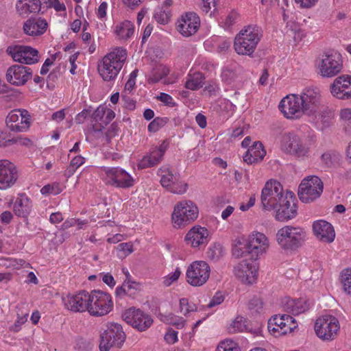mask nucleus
I'll list each match as a JSON object with an SVG mask.
<instances>
[{
    "instance_id": "nucleus-1",
    "label": "nucleus",
    "mask_w": 351,
    "mask_h": 351,
    "mask_svg": "<svg viewBox=\"0 0 351 351\" xmlns=\"http://www.w3.org/2000/svg\"><path fill=\"white\" fill-rule=\"evenodd\" d=\"M127 51L125 49L118 47L112 49L108 53L98 64V73L102 80L113 84L126 59Z\"/></svg>"
},
{
    "instance_id": "nucleus-2",
    "label": "nucleus",
    "mask_w": 351,
    "mask_h": 351,
    "mask_svg": "<svg viewBox=\"0 0 351 351\" xmlns=\"http://www.w3.org/2000/svg\"><path fill=\"white\" fill-rule=\"evenodd\" d=\"M199 217V208L191 199L178 202L171 216L172 226L176 229H182L193 223Z\"/></svg>"
},
{
    "instance_id": "nucleus-3",
    "label": "nucleus",
    "mask_w": 351,
    "mask_h": 351,
    "mask_svg": "<svg viewBox=\"0 0 351 351\" xmlns=\"http://www.w3.org/2000/svg\"><path fill=\"white\" fill-rule=\"evenodd\" d=\"M262 37L261 29L254 25L242 29L234 38L235 51L240 55L251 56Z\"/></svg>"
},
{
    "instance_id": "nucleus-4",
    "label": "nucleus",
    "mask_w": 351,
    "mask_h": 351,
    "mask_svg": "<svg viewBox=\"0 0 351 351\" xmlns=\"http://www.w3.org/2000/svg\"><path fill=\"white\" fill-rule=\"evenodd\" d=\"M306 238V232L300 226H285L276 233V241L284 250L298 249L302 246Z\"/></svg>"
},
{
    "instance_id": "nucleus-5",
    "label": "nucleus",
    "mask_w": 351,
    "mask_h": 351,
    "mask_svg": "<svg viewBox=\"0 0 351 351\" xmlns=\"http://www.w3.org/2000/svg\"><path fill=\"white\" fill-rule=\"evenodd\" d=\"M126 335L122 326L117 323H108L100 335L101 351H109L112 347L120 348L125 341Z\"/></svg>"
},
{
    "instance_id": "nucleus-6",
    "label": "nucleus",
    "mask_w": 351,
    "mask_h": 351,
    "mask_svg": "<svg viewBox=\"0 0 351 351\" xmlns=\"http://www.w3.org/2000/svg\"><path fill=\"white\" fill-rule=\"evenodd\" d=\"M103 180L108 184L117 188L128 189L133 186L135 180L125 169L119 167H108L102 169Z\"/></svg>"
},
{
    "instance_id": "nucleus-7",
    "label": "nucleus",
    "mask_w": 351,
    "mask_h": 351,
    "mask_svg": "<svg viewBox=\"0 0 351 351\" xmlns=\"http://www.w3.org/2000/svg\"><path fill=\"white\" fill-rule=\"evenodd\" d=\"M316 335L323 341H332L340 329L339 322L335 316L324 315L318 317L315 323Z\"/></svg>"
},
{
    "instance_id": "nucleus-8",
    "label": "nucleus",
    "mask_w": 351,
    "mask_h": 351,
    "mask_svg": "<svg viewBox=\"0 0 351 351\" xmlns=\"http://www.w3.org/2000/svg\"><path fill=\"white\" fill-rule=\"evenodd\" d=\"M285 196L282 186L279 182L273 180L267 181L261 192V204L263 209L271 210L278 208V203Z\"/></svg>"
},
{
    "instance_id": "nucleus-9",
    "label": "nucleus",
    "mask_w": 351,
    "mask_h": 351,
    "mask_svg": "<svg viewBox=\"0 0 351 351\" xmlns=\"http://www.w3.org/2000/svg\"><path fill=\"white\" fill-rule=\"evenodd\" d=\"M323 192V182L315 176L304 178L298 188V197L304 203H309L318 198Z\"/></svg>"
},
{
    "instance_id": "nucleus-10",
    "label": "nucleus",
    "mask_w": 351,
    "mask_h": 351,
    "mask_svg": "<svg viewBox=\"0 0 351 351\" xmlns=\"http://www.w3.org/2000/svg\"><path fill=\"white\" fill-rule=\"evenodd\" d=\"M113 304L110 295L107 293L94 290L90 293V300L87 311L93 316H104L112 308Z\"/></svg>"
},
{
    "instance_id": "nucleus-11",
    "label": "nucleus",
    "mask_w": 351,
    "mask_h": 351,
    "mask_svg": "<svg viewBox=\"0 0 351 351\" xmlns=\"http://www.w3.org/2000/svg\"><path fill=\"white\" fill-rule=\"evenodd\" d=\"M343 69L341 56L338 52H329L322 55L318 64L319 73L324 77H332Z\"/></svg>"
},
{
    "instance_id": "nucleus-12",
    "label": "nucleus",
    "mask_w": 351,
    "mask_h": 351,
    "mask_svg": "<svg viewBox=\"0 0 351 351\" xmlns=\"http://www.w3.org/2000/svg\"><path fill=\"white\" fill-rule=\"evenodd\" d=\"M210 274V268L206 262L193 261L186 269V282L193 287L202 286L208 281Z\"/></svg>"
},
{
    "instance_id": "nucleus-13",
    "label": "nucleus",
    "mask_w": 351,
    "mask_h": 351,
    "mask_svg": "<svg viewBox=\"0 0 351 351\" xmlns=\"http://www.w3.org/2000/svg\"><path fill=\"white\" fill-rule=\"evenodd\" d=\"M281 149L298 156H304L308 151V147L304 140L294 132L284 133L280 139Z\"/></svg>"
},
{
    "instance_id": "nucleus-14",
    "label": "nucleus",
    "mask_w": 351,
    "mask_h": 351,
    "mask_svg": "<svg viewBox=\"0 0 351 351\" xmlns=\"http://www.w3.org/2000/svg\"><path fill=\"white\" fill-rule=\"evenodd\" d=\"M122 318L128 324L141 332L145 331L153 324V319L149 315L134 308L125 310Z\"/></svg>"
},
{
    "instance_id": "nucleus-15",
    "label": "nucleus",
    "mask_w": 351,
    "mask_h": 351,
    "mask_svg": "<svg viewBox=\"0 0 351 351\" xmlns=\"http://www.w3.org/2000/svg\"><path fill=\"white\" fill-rule=\"evenodd\" d=\"M6 52L14 61L21 64H33L38 62V51L36 49L26 45H10Z\"/></svg>"
},
{
    "instance_id": "nucleus-16",
    "label": "nucleus",
    "mask_w": 351,
    "mask_h": 351,
    "mask_svg": "<svg viewBox=\"0 0 351 351\" xmlns=\"http://www.w3.org/2000/svg\"><path fill=\"white\" fill-rule=\"evenodd\" d=\"M19 178V169L14 162L7 159L0 160V190L12 188Z\"/></svg>"
},
{
    "instance_id": "nucleus-17",
    "label": "nucleus",
    "mask_w": 351,
    "mask_h": 351,
    "mask_svg": "<svg viewBox=\"0 0 351 351\" xmlns=\"http://www.w3.org/2000/svg\"><path fill=\"white\" fill-rule=\"evenodd\" d=\"M304 112L307 114L317 112L322 106V96L317 87H306L299 95Z\"/></svg>"
},
{
    "instance_id": "nucleus-18",
    "label": "nucleus",
    "mask_w": 351,
    "mask_h": 351,
    "mask_svg": "<svg viewBox=\"0 0 351 351\" xmlns=\"http://www.w3.org/2000/svg\"><path fill=\"white\" fill-rule=\"evenodd\" d=\"M300 104L299 95L290 94L281 99L278 108L286 118L298 119L305 112Z\"/></svg>"
},
{
    "instance_id": "nucleus-19",
    "label": "nucleus",
    "mask_w": 351,
    "mask_h": 351,
    "mask_svg": "<svg viewBox=\"0 0 351 351\" xmlns=\"http://www.w3.org/2000/svg\"><path fill=\"white\" fill-rule=\"evenodd\" d=\"M234 272L243 283L252 285L257 280L258 267L253 261L243 260L234 267Z\"/></svg>"
},
{
    "instance_id": "nucleus-20",
    "label": "nucleus",
    "mask_w": 351,
    "mask_h": 351,
    "mask_svg": "<svg viewBox=\"0 0 351 351\" xmlns=\"http://www.w3.org/2000/svg\"><path fill=\"white\" fill-rule=\"evenodd\" d=\"M32 75L33 71L31 68L21 64H14L7 69L5 79L13 86H21L31 80Z\"/></svg>"
},
{
    "instance_id": "nucleus-21",
    "label": "nucleus",
    "mask_w": 351,
    "mask_h": 351,
    "mask_svg": "<svg viewBox=\"0 0 351 351\" xmlns=\"http://www.w3.org/2000/svg\"><path fill=\"white\" fill-rule=\"evenodd\" d=\"M295 197L291 192H287L284 199L278 203L276 211V219L285 221L294 218L297 215V206Z\"/></svg>"
},
{
    "instance_id": "nucleus-22",
    "label": "nucleus",
    "mask_w": 351,
    "mask_h": 351,
    "mask_svg": "<svg viewBox=\"0 0 351 351\" xmlns=\"http://www.w3.org/2000/svg\"><path fill=\"white\" fill-rule=\"evenodd\" d=\"M6 124L12 131L25 132L29 127V114L25 110H14L7 116Z\"/></svg>"
},
{
    "instance_id": "nucleus-23",
    "label": "nucleus",
    "mask_w": 351,
    "mask_h": 351,
    "mask_svg": "<svg viewBox=\"0 0 351 351\" xmlns=\"http://www.w3.org/2000/svg\"><path fill=\"white\" fill-rule=\"evenodd\" d=\"M250 255L253 258H258L265 254L269 247L268 238L259 232H252L247 239Z\"/></svg>"
},
{
    "instance_id": "nucleus-24",
    "label": "nucleus",
    "mask_w": 351,
    "mask_h": 351,
    "mask_svg": "<svg viewBox=\"0 0 351 351\" xmlns=\"http://www.w3.org/2000/svg\"><path fill=\"white\" fill-rule=\"evenodd\" d=\"M90 293L86 291H82L63 298L65 308L75 313L86 311L88 308Z\"/></svg>"
},
{
    "instance_id": "nucleus-25",
    "label": "nucleus",
    "mask_w": 351,
    "mask_h": 351,
    "mask_svg": "<svg viewBox=\"0 0 351 351\" xmlns=\"http://www.w3.org/2000/svg\"><path fill=\"white\" fill-rule=\"evenodd\" d=\"M331 94L339 99L351 98V75H342L337 77L330 86Z\"/></svg>"
},
{
    "instance_id": "nucleus-26",
    "label": "nucleus",
    "mask_w": 351,
    "mask_h": 351,
    "mask_svg": "<svg viewBox=\"0 0 351 351\" xmlns=\"http://www.w3.org/2000/svg\"><path fill=\"white\" fill-rule=\"evenodd\" d=\"M200 25L199 17L194 12H188L178 21L177 29L185 37L194 34Z\"/></svg>"
},
{
    "instance_id": "nucleus-27",
    "label": "nucleus",
    "mask_w": 351,
    "mask_h": 351,
    "mask_svg": "<svg viewBox=\"0 0 351 351\" xmlns=\"http://www.w3.org/2000/svg\"><path fill=\"white\" fill-rule=\"evenodd\" d=\"M49 27L46 19L40 16L32 17L27 19L23 24V31L25 34L36 37L44 34Z\"/></svg>"
},
{
    "instance_id": "nucleus-28",
    "label": "nucleus",
    "mask_w": 351,
    "mask_h": 351,
    "mask_svg": "<svg viewBox=\"0 0 351 351\" xmlns=\"http://www.w3.org/2000/svg\"><path fill=\"white\" fill-rule=\"evenodd\" d=\"M185 241L193 247L205 246L208 243V231L206 228L195 226L186 233Z\"/></svg>"
},
{
    "instance_id": "nucleus-29",
    "label": "nucleus",
    "mask_w": 351,
    "mask_h": 351,
    "mask_svg": "<svg viewBox=\"0 0 351 351\" xmlns=\"http://www.w3.org/2000/svg\"><path fill=\"white\" fill-rule=\"evenodd\" d=\"M313 231L315 237L321 241L331 243L335 237L332 225L324 220H317L313 223Z\"/></svg>"
},
{
    "instance_id": "nucleus-30",
    "label": "nucleus",
    "mask_w": 351,
    "mask_h": 351,
    "mask_svg": "<svg viewBox=\"0 0 351 351\" xmlns=\"http://www.w3.org/2000/svg\"><path fill=\"white\" fill-rule=\"evenodd\" d=\"M166 147L162 144L159 147L153 149L148 154L143 156L138 162V167L146 169L158 165L162 160Z\"/></svg>"
},
{
    "instance_id": "nucleus-31",
    "label": "nucleus",
    "mask_w": 351,
    "mask_h": 351,
    "mask_svg": "<svg viewBox=\"0 0 351 351\" xmlns=\"http://www.w3.org/2000/svg\"><path fill=\"white\" fill-rule=\"evenodd\" d=\"M32 207L31 199L25 194H20L15 199L13 210L16 216L26 218L31 213Z\"/></svg>"
},
{
    "instance_id": "nucleus-32",
    "label": "nucleus",
    "mask_w": 351,
    "mask_h": 351,
    "mask_svg": "<svg viewBox=\"0 0 351 351\" xmlns=\"http://www.w3.org/2000/svg\"><path fill=\"white\" fill-rule=\"evenodd\" d=\"M266 154L263 144L255 142L243 155L244 162L247 164H253L261 161Z\"/></svg>"
},
{
    "instance_id": "nucleus-33",
    "label": "nucleus",
    "mask_w": 351,
    "mask_h": 351,
    "mask_svg": "<svg viewBox=\"0 0 351 351\" xmlns=\"http://www.w3.org/2000/svg\"><path fill=\"white\" fill-rule=\"evenodd\" d=\"M283 308L286 312L297 315L306 312L309 308V304L304 298L289 299L284 304Z\"/></svg>"
},
{
    "instance_id": "nucleus-34",
    "label": "nucleus",
    "mask_w": 351,
    "mask_h": 351,
    "mask_svg": "<svg viewBox=\"0 0 351 351\" xmlns=\"http://www.w3.org/2000/svg\"><path fill=\"white\" fill-rule=\"evenodd\" d=\"M16 8L20 14L39 13L42 8L41 0H17Z\"/></svg>"
},
{
    "instance_id": "nucleus-35",
    "label": "nucleus",
    "mask_w": 351,
    "mask_h": 351,
    "mask_svg": "<svg viewBox=\"0 0 351 351\" xmlns=\"http://www.w3.org/2000/svg\"><path fill=\"white\" fill-rule=\"evenodd\" d=\"M134 32V24L128 20L121 22L114 27V33L120 40H127L130 39Z\"/></svg>"
},
{
    "instance_id": "nucleus-36",
    "label": "nucleus",
    "mask_w": 351,
    "mask_h": 351,
    "mask_svg": "<svg viewBox=\"0 0 351 351\" xmlns=\"http://www.w3.org/2000/svg\"><path fill=\"white\" fill-rule=\"evenodd\" d=\"M285 324L283 314L274 315L268 322L267 328L269 333L275 337L285 335Z\"/></svg>"
},
{
    "instance_id": "nucleus-37",
    "label": "nucleus",
    "mask_w": 351,
    "mask_h": 351,
    "mask_svg": "<svg viewBox=\"0 0 351 351\" xmlns=\"http://www.w3.org/2000/svg\"><path fill=\"white\" fill-rule=\"evenodd\" d=\"M157 175L160 178L161 185L167 190L178 177L173 173L167 165L160 167L157 171Z\"/></svg>"
},
{
    "instance_id": "nucleus-38",
    "label": "nucleus",
    "mask_w": 351,
    "mask_h": 351,
    "mask_svg": "<svg viewBox=\"0 0 351 351\" xmlns=\"http://www.w3.org/2000/svg\"><path fill=\"white\" fill-rule=\"evenodd\" d=\"M232 255L237 258L250 254V249L247 241L243 238L236 239L232 246Z\"/></svg>"
},
{
    "instance_id": "nucleus-39",
    "label": "nucleus",
    "mask_w": 351,
    "mask_h": 351,
    "mask_svg": "<svg viewBox=\"0 0 351 351\" xmlns=\"http://www.w3.org/2000/svg\"><path fill=\"white\" fill-rule=\"evenodd\" d=\"M203 84L204 77L201 73L194 72L192 73L190 72L188 74L185 82V87L187 89L195 90L202 87Z\"/></svg>"
},
{
    "instance_id": "nucleus-40",
    "label": "nucleus",
    "mask_w": 351,
    "mask_h": 351,
    "mask_svg": "<svg viewBox=\"0 0 351 351\" xmlns=\"http://www.w3.org/2000/svg\"><path fill=\"white\" fill-rule=\"evenodd\" d=\"M158 317L162 322L169 325H173L178 329L183 328L186 324V320L182 317L176 315L173 313H169L167 315L160 313Z\"/></svg>"
},
{
    "instance_id": "nucleus-41",
    "label": "nucleus",
    "mask_w": 351,
    "mask_h": 351,
    "mask_svg": "<svg viewBox=\"0 0 351 351\" xmlns=\"http://www.w3.org/2000/svg\"><path fill=\"white\" fill-rule=\"evenodd\" d=\"M219 0H202L199 7L202 12L210 17H214L217 13Z\"/></svg>"
},
{
    "instance_id": "nucleus-42",
    "label": "nucleus",
    "mask_w": 351,
    "mask_h": 351,
    "mask_svg": "<svg viewBox=\"0 0 351 351\" xmlns=\"http://www.w3.org/2000/svg\"><path fill=\"white\" fill-rule=\"evenodd\" d=\"M30 141L27 138L15 137L9 138L6 132L0 130V147H5L13 144H20L27 145Z\"/></svg>"
},
{
    "instance_id": "nucleus-43",
    "label": "nucleus",
    "mask_w": 351,
    "mask_h": 351,
    "mask_svg": "<svg viewBox=\"0 0 351 351\" xmlns=\"http://www.w3.org/2000/svg\"><path fill=\"white\" fill-rule=\"evenodd\" d=\"M341 282L343 291L351 295V267L344 269L341 275Z\"/></svg>"
},
{
    "instance_id": "nucleus-44",
    "label": "nucleus",
    "mask_w": 351,
    "mask_h": 351,
    "mask_svg": "<svg viewBox=\"0 0 351 351\" xmlns=\"http://www.w3.org/2000/svg\"><path fill=\"white\" fill-rule=\"evenodd\" d=\"M187 189L188 184L184 181L180 180L179 177H178L171 186L168 188L167 191L174 194L182 195L185 193Z\"/></svg>"
},
{
    "instance_id": "nucleus-45",
    "label": "nucleus",
    "mask_w": 351,
    "mask_h": 351,
    "mask_svg": "<svg viewBox=\"0 0 351 351\" xmlns=\"http://www.w3.org/2000/svg\"><path fill=\"white\" fill-rule=\"evenodd\" d=\"M245 329V321L243 317L237 316L229 325L228 330L230 333L243 332Z\"/></svg>"
},
{
    "instance_id": "nucleus-46",
    "label": "nucleus",
    "mask_w": 351,
    "mask_h": 351,
    "mask_svg": "<svg viewBox=\"0 0 351 351\" xmlns=\"http://www.w3.org/2000/svg\"><path fill=\"white\" fill-rule=\"evenodd\" d=\"M216 351H241V349L236 341L232 339H226L219 343Z\"/></svg>"
},
{
    "instance_id": "nucleus-47",
    "label": "nucleus",
    "mask_w": 351,
    "mask_h": 351,
    "mask_svg": "<svg viewBox=\"0 0 351 351\" xmlns=\"http://www.w3.org/2000/svg\"><path fill=\"white\" fill-rule=\"evenodd\" d=\"M180 311L184 316H188L191 313L197 311V306L187 298H183L180 300Z\"/></svg>"
},
{
    "instance_id": "nucleus-48",
    "label": "nucleus",
    "mask_w": 351,
    "mask_h": 351,
    "mask_svg": "<svg viewBox=\"0 0 351 351\" xmlns=\"http://www.w3.org/2000/svg\"><path fill=\"white\" fill-rule=\"evenodd\" d=\"M115 117V113L113 110L109 108H105V115L103 123H101L99 125H93V130L96 134L101 133L103 128H104V125H107L109 122H110Z\"/></svg>"
},
{
    "instance_id": "nucleus-49",
    "label": "nucleus",
    "mask_w": 351,
    "mask_h": 351,
    "mask_svg": "<svg viewBox=\"0 0 351 351\" xmlns=\"http://www.w3.org/2000/svg\"><path fill=\"white\" fill-rule=\"evenodd\" d=\"M238 19L239 14L236 11L232 10L223 19H222L221 25L224 29H229L237 22Z\"/></svg>"
},
{
    "instance_id": "nucleus-50",
    "label": "nucleus",
    "mask_w": 351,
    "mask_h": 351,
    "mask_svg": "<svg viewBox=\"0 0 351 351\" xmlns=\"http://www.w3.org/2000/svg\"><path fill=\"white\" fill-rule=\"evenodd\" d=\"M62 191V189L60 186V184L58 182H53L51 184H47L44 186L40 189V193L43 195H56L60 194Z\"/></svg>"
},
{
    "instance_id": "nucleus-51",
    "label": "nucleus",
    "mask_w": 351,
    "mask_h": 351,
    "mask_svg": "<svg viewBox=\"0 0 351 351\" xmlns=\"http://www.w3.org/2000/svg\"><path fill=\"white\" fill-rule=\"evenodd\" d=\"M118 256L120 258H124L130 255L133 251V245L132 243H121L117 246Z\"/></svg>"
},
{
    "instance_id": "nucleus-52",
    "label": "nucleus",
    "mask_w": 351,
    "mask_h": 351,
    "mask_svg": "<svg viewBox=\"0 0 351 351\" xmlns=\"http://www.w3.org/2000/svg\"><path fill=\"white\" fill-rule=\"evenodd\" d=\"M124 287L126 289L127 295L132 296L136 294V291L140 289L141 285L136 281L131 279H125L123 282Z\"/></svg>"
},
{
    "instance_id": "nucleus-53",
    "label": "nucleus",
    "mask_w": 351,
    "mask_h": 351,
    "mask_svg": "<svg viewBox=\"0 0 351 351\" xmlns=\"http://www.w3.org/2000/svg\"><path fill=\"white\" fill-rule=\"evenodd\" d=\"M181 274L180 269L177 267L175 271L171 274H169L163 278V285L165 287H169L174 282L177 281Z\"/></svg>"
},
{
    "instance_id": "nucleus-54",
    "label": "nucleus",
    "mask_w": 351,
    "mask_h": 351,
    "mask_svg": "<svg viewBox=\"0 0 351 351\" xmlns=\"http://www.w3.org/2000/svg\"><path fill=\"white\" fill-rule=\"evenodd\" d=\"M248 308L252 313H260L263 311V302L260 298H254L250 300Z\"/></svg>"
},
{
    "instance_id": "nucleus-55",
    "label": "nucleus",
    "mask_w": 351,
    "mask_h": 351,
    "mask_svg": "<svg viewBox=\"0 0 351 351\" xmlns=\"http://www.w3.org/2000/svg\"><path fill=\"white\" fill-rule=\"evenodd\" d=\"M224 294L221 291H218L215 293L210 302L208 304L207 306L208 308H211L213 307L219 306L224 301Z\"/></svg>"
},
{
    "instance_id": "nucleus-56",
    "label": "nucleus",
    "mask_w": 351,
    "mask_h": 351,
    "mask_svg": "<svg viewBox=\"0 0 351 351\" xmlns=\"http://www.w3.org/2000/svg\"><path fill=\"white\" fill-rule=\"evenodd\" d=\"M285 324V328H286V334L292 332L295 328H297L298 325L295 322V319L291 315L283 314Z\"/></svg>"
},
{
    "instance_id": "nucleus-57",
    "label": "nucleus",
    "mask_w": 351,
    "mask_h": 351,
    "mask_svg": "<svg viewBox=\"0 0 351 351\" xmlns=\"http://www.w3.org/2000/svg\"><path fill=\"white\" fill-rule=\"evenodd\" d=\"M8 262L7 266L14 269H19L21 267H28L29 266V264L23 259L10 258L8 260Z\"/></svg>"
},
{
    "instance_id": "nucleus-58",
    "label": "nucleus",
    "mask_w": 351,
    "mask_h": 351,
    "mask_svg": "<svg viewBox=\"0 0 351 351\" xmlns=\"http://www.w3.org/2000/svg\"><path fill=\"white\" fill-rule=\"evenodd\" d=\"M164 339L167 343L169 344H173L178 340V332L174 330L171 328H169L166 332Z\"/></svg>"
},
{
    "instance_id": "nucleus-59",
    "label": "nucleus",
    "mask_w": 351,
    "mask_h": 351,
    "mask_svg": "<svg viewBox=\"0 0 351 351\" xmlns=\"http://www.w3.org/2000/svg\"><path fill=\"white\" fill-rule=\"evenodd\" d=\"M163 123L162 119L157 117L149 123L148 125V130L151 132H156L160 130V128L163 125Z\"/></svg>"
},
{
    "instance_id": "nucleus-60",
    "label": "nucleus",
    "mask_w": 351,
    "mask_h": 351,
    "mask_svg": "<svg viewBox=\"0 0 351 351\" xmlns=\"http://www.w3.org/2000/svg\"><path fill=\"white\" fill-rule=\"evenodd\" d=\"M27 314L24 316L19 317L14 324L10 326V330L16 332L21 330V326L27 321Z\"/></svg>"
},
{
    "instance_id": "nucleus-61",
    "label": "nucleus",
    "mask_w": 351,
    "mask_h": 351,
    "mask_svg": "<svg viewBox=\"0 0 351 351\" xmlns=\"http://www.w3.org/2000/svg\"><path fill=\"white\" fill-rule=\"evenodd\" d=\"M158 72L159 73V76L154 75L152 77V81L154 82H158L162 78L166 77L169 73V69L165 66H160L158 69Z\"/></svg>"
},
{
    "instance_id": "nucleus-62",
    "label": "nucleus",
    "mask_w": 351,
    "mask_h": 351,
    "mask_svg": "<svg viewBox=\"0 0 351 351\" xmlns=\"http://www.w3.org/2000/svg\"><path fill=\"white\" fill-rule=\"evenodd\" d=\"M85 162V158L82 156L79 155L74 157L70 163V167L73 168V170L75 171L78 167L82 166Z\"/></svg>"
},
{
    "instance_id": "nucleus-63",
    "label": "nucleus",
    "mask_w": 351,
    "mask_h": 351,
    "mask_svg": "<svg viewBox=\"0 0 351 351\" xmlns=\"http://www.w3.org/2000/svg\"><path fill=\"white\" fill-rule=\"evenodd\" d=\"M49 8H53L58 12H66V6L64 3L60 2L59 0H53L51 4L49 5Z\"/></svg>"
},
{
    "instance_id": "nucleus-64",
    "label": "nucleus",
    "mask_w": 351,
    "mask_h": 351,
    "mask_svg": "<svg viewBox=\"0 0 351 351\" xmlns=\"http://www.w3.org/2000/svg\"><path fill=\"white\" fill-rule=\"evenodd\" d=\"M101 276L102 277V280L105 284H106L111 288L115 286L116 281L114 279V277L110 273H102L101 274Z\"/></svg>"
}]
</instances>
